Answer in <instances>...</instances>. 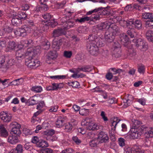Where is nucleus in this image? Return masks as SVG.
Listing matches in <instances>:
<instances>
[{
	"instance_id": "f257e3e1",
	"label": "nucleus",
	"mask_w": 153,
	"mask_h": 153,
	"mask_svg": "<svg viewBox=\"0 0 153 153\" xmlns=\"http://www.w3.org/2000/svg\"><path fill=\"white\" fill-rule=\"evenodd\" d=\"M103 46H100L97 44L87 43L86 48L87 51L91 54L97 56L99 53L98 47H101Z\"/></svg>"
},
{
	"instance_id": "f03ea898",
	"label": "nucleus",
	"mask_w": 153,
	"mask_h": 153,
	"mask_svg": "<svg viewBox=\"0 0 153 153\" xmlns=\"http://www.w3.org/2000/svg\"><path fill=\"white\" fill-rule=\"evenodd\" d=\"M66 26H64L63 28H59L54 30L53 31V37L56 38L59 36L65 35L66 34V30L71 27V25L68 24Z\"/></svg>"
},
{
	"instance_id": "7ed1b4c3",
	"label": "nucleus",
	"mask_w": 153,
	"mask_h": 153,
	"mask_svg": "<svg viewBox=\"0 0 153 153\" xmlns=\"http://www.w3.org/2000/svg\"><path fill=\"white\" fill-rule=\"evenodd\" d=\"M41 47L38 46L33 48H28L25 53L26 56H30L31 58L36 55L41 53Z\"/></svg>"
},
{
	"instance_id": "20e7f679",
	"label": "nucleus",
	"mask_w": 153,
	"mask_h": 153,
	"mask_svg": "<svg viewBox=\"0 0 153 153\" xmlns=\"http://www.w3.org/2000/svg\"><path fill=\"white\" fill-rule=\"evenodd\" d=\"M88 39L89 41L87 43L97 44L100 46L104 45L103 39L101 38L97 37L95 35L92 34L89 35Z\"/></svg>"
},
{
	"instance_id": "39448f33",
	"label": "nucleus",
	"mask_w": 153,
	"mask_h": 153,
	"mask_svg": "<svg viewBox=\"0 0 153 153\" xmlns=\"http://www.w3.org/2000/svg\"><path fill=\"white\" fill-rule=\"evenodd\" d=\"M26 59L25 65L30 68H33L38 66L39 65V61L37 59H35L31 58L29 56Z\"/></svg>"
},
{
	"instance_id": "423d86ee",
	"label": "nucleus",
	"mask_w": 153,
	"mask_h": 153,
	"mask_svg": "<svg viewBox=\"0 0 153 153\" xmlns=\"http://www.w3.org/2000/svg\"><path fill=\"white\" fill-rule=\"evenodd\" d=\"M133 42L134 43L136 46L140 49H142L143 51H146L147 49L148 46L146 43L142 39H134Z\"/></svg>"
},
{
	"instance_id": "0eeeda50",
	"label": "nucleus",
	"mask_w": 153,
	"mask_h": 153,
	"mask_svg": "<svg viewBox=\"0 0 153 153\" xmlns=\"http://www.w3.org/2000/svg\"><path fill=\"white\" fill-rule=\"evenodd\" d=\"M10 126L12 127L11 132L12 134L19 136L21 133L20 131L21 125L16 122H12L10 124Z\"/></svg>"
},
{
	"instance_id": "6e6552de",
	"label": "nucleus",
	"mask_w": 153,
	"mask_h": 153,
	"mask_svg": "<svg viewBox=\"0 0 153 153\" xmlns=\"http://www.w3.org/2000/svg\"><path fill=\"white\" fill-rule=\"evenodd\" d=\"M141 133L139 132L137 129L131 128L130 132L127 135L128 138L130 139H135L140 137Z\"/></svg>"
},
{
	"instance_id": "1a4fd4ad",
	"label": "nucleus",
	"mask_w": 153,
	"mask_h": 153,
	"mask_svg": "<svg viewBox=\"0 0 153 153\" xmlns=\"http://www.w3.org/2000/svg\"><path fill=\"white\" fill-rule=\"evenodd\" d=\"M12 116L10 114L6 112H1L0 114V117L4 122L8 123L11 121Z\"/></svg>"
},
{
	"instance_id": "9d476101",
	"label": "nucleus",
	"mask_w": 153,
	"mask_h": 153,
	"mask_svg": "<svg viewBox=\"0 0 153 153\" xmlns=\"http://www.w3.org/2000/svg\"><path fill=\"white\" fill-rule=\"evenodd\" d=\"M98 139L100 143H106L109 140V137L107 134L103 131H101L99 133Z\"/></svg>"
},
{
	"instance_id": "9b49d317",
	"label": "nucleus",
	"mask_w": 153,
	"mask_h": 153,
	"mask_svg": "<svg viewBox=\"0 0 153 153\" xmlns=\"http://www.w3.org/2000/svg\"><path fill=\"white\" fill-rule=\"evenodd\" d=\"M82 125L85 126V128L88 130H94L97 127V125L90 120H85Z\"/></svg>"
},
{
	"instance_id": "f8f14e48",
	"label": "nucleus",
	"mask_w": 153,
	"mask_h": 153,
	"mask_svg": "<svg viewBox=\"0 0 153 153\" xmlns=\"http://www.w3.org/2000/svg\"><path fill=\"white\" fill-rule=\"evenodd\" d=\"M109 30L115 36L118 35L120 33L119 28L115 24H112L109 25Z\"/></svg>"
},
{
	"instance_id": "ddd939ff",
	"label": "nucleus",
	"mask_w": 153,
	"mask_h": 153,
	"mask_svg": "<svg viewBox=\"0 0 153 153\" xmlns=\"http://www.w3.org/2000/svg\"><path fill=\"white\" fill-rule=\"evenodd\" d=\"M115 36L109 30L106 31L105 35V40L108 42H111L114 39Z\"/></svg>"
},
{
	"instance_id": "4468645a",
	"label": "nucleus",
	"mask_w": 153,
	"mask_h": 153,
	"mask_svg": "<svg viewBox=\"0 0 153 153\" xmlns=\"http://www.w3.org/2000/svg\"><path fill=\"white\" fill-rule=\"evenodd\" d=\"M142 123L137 120H134L132 121V126L131 128L137 129L140 127V128L142 130H143L145 128L144 125H142Z\"/></svg>"
},
{
	"instance_id": "2eb2a0df",
	"label": "nucleus",
	"mask_w": 153,
	"mask_h": 153,
	"mask_svg": "<svg viewBox=\"0 0 153 153\" xmlns=\"http://www.w3.org/2000/svg\"><path fill=\"white\" fill-rule=\"evenodd\" d=\"M13 30L12 27L8 26H6L3 29L0 30V36H5L11 33Z\"/></svg>"
},
{
	"instance_id": "dca6fc26",
	"label": "nucleus",
	"mask_w": 153,
	"mask_h": 153,
	"mask_svg": "<svg viewBox=\"0 0 153 153\" xmlns=\"http://www.w3.org/2000/svg\"><path fill=\"white\" fill-rule=\"evenodd\" d=\"M109 27V25L106 22L101 23L96 26V30L97 31L104 30L105 29H108Z\"/></svg>"
},
{
	"instance_id": "f3484780",
	"label": "nucleus",
	"mask_w": 153,
	"mask_h": 153,
	"mask_svg": "<svg viewBox=\"0 0 153 153\" xmlns=\"http://www.w3.org/2000/svg\"><path fill=\"white\" fill-rule=\"evenodd\" d=\"M55 123L56 127L58 128L62 127L65 124L64 118L62 117H59Z\"/></svg>"
},
{
	"instance_id": "a211bd4d",
	"label": "nucleus",
	"mask_w": 153,
	"mask_h": 153,
	"mask_svg": "<svg viewBox=\"0 0 153 153\" xmlns=\"http://www.w3.org/2000/svg\"><path fill=\"white\" fill-rule=\"evenodd\" d=\"M47 59L49 60L55 59L57 56V54L56 51H50L47 55Z\"/></svg>"
},
{
	"instance_id": "6ab92c4d",
	"label": "nucleus",
	"mask_w": 153,
	"mask_h": 153,
	"mask_svg": "<svg viewBox=\"0 0 153 153\" xmlns=\"http://www.w3.org/2000/svg\"><path fill=\"white\" fill-rule=\"evenodd\" d=\"M0 135L4 137H7L8 135V132L4 125H0Z\"/></svg>"
},
{
	"instance_id": "aec40b11",
	"label": "nucleus",
	"mask_w": 153,
	"mask_h": 153,
	"mask_svg": "<svg viewBox=\"0 0 153 153\" xmlns=\"http://www.w3.org/2000/svg\"><path fill=\"white\" fill-rule=\"evenodd\" d=\"M12 24L14 26H18L22 23V21L17 16V15L13 16L11 20Z\"/></svg>"
},
{
	"instance_id": "412c9836",
	"label": "nucleus",
	"mask_w": 153,
	"mask_h": 153,
	"mask_svg": "<svg viewBox=\"0 0 153 153\" xmlns=\"http://www.w3.org/2000/svg\"><path fill=\"white\" fill-rule=\"evenodd\" d=\"M39 1L41 4L43 5L41 6L39 8V10L41 11H46L48 9V6L46 5V3L48 1V0H39Z\"/></svg>"
},
{
	"instance_id": "4be33fe9",
	"label": "nucleus",
	"mask_w": 153,
	"mask_h": 153,
	"mask_svg": "<svg viewBox=\"0 0 153 153\" xmlns=\"http://www.w3.org/2000/svg\"><path fill=\"white\" fill-rule=\"evenodd\" d=\"M21 43L22 45L25 47L30 46L32 45L33 42V40L31 39H27L22 41Z\"/></svg>"
},
{
	"instance_id": "5701e85b",
	"label": "nucleus",
	"mask_w": 153,
	"mask_h": 153,
	"mask_svg": "<svg viewBox=\"0 0 153 153\" xmlns=\"http://www.w3.org/2000/svg\"><path fill=\"white\" fill-rule=\"evenodd\" d=\"M37 146L39 147L44 148L49 146L48 143L46 141L40 140L37 143Z\"/></svg>"
},
{
	"instance_id": "b1692460",
	"label": "nucleus",
	"mask_w": 153,
	"mask_h": 153,
	"mask_svg": "<svg viewBox=\"0 0 153 153\" xmlns=\"http://www.w3.org/2000/svg\"><path fill=\"white\" fill-rule=\"evenodd\" d=\"M8 141L10 143L13 144L18 142L19 140L16 136H9L8 139Z\"/></svg>"
},
{
	"instance_id": "393cba45",
	"label": "nucleus",
	"mask_w": 153,
	"mask_h": 153,
	"mask_svg": "<svg viewBox=\"0 0 153 153\" xmlns=\"http://www.w3.org/2000/svg\"><path fill=\"white\" fill-rule=\"evenodd\" d=\"M112 53L113 56L118 58L121 56V50L120 48L112 49Z\"/></svg>"
},
{
	"instance_id": "a878e982",
	"label": "nucleus",
	"mask_w": 153,
	"mask_h": 153,
	"mask_svg": "<svg viewBox=\"0 0 153 153\" xmlns=\"http://www.w3.org/2000/svg\"><path fill=\"white\" fill-rule=\"evenodd\" d=\"M89 18V20L95 21L99 20L100 19V17L99 13H98L92 14Z\"/></svg>"
},
{
	"instance_id": "bb28decb",
	"label": "nucleus",
	"mask_w": 153,
	"mask_h": 153,
	"mask_svg": "<svg viewBox=\"0 0 153 153\" xmlns=\"http://www.w3.org/2000/svg\"><path fill=\"white\" fill-rule=\"evenodd\" d=\"M146 36L148 40L153 43V31L151 30H148L146 33Z\"/></svg>"
},
{
	"instance_id": "cd10ccee",
	"label": "nucleus",
	"mask_w": 153,
	"mask_h": 153,
	"mask_svg": "<svg viewBox=\"0 0 153 153\" xmlns=\"http://www.w3.org/2000/svg\"><path fill=\"white\" fill-rule=\"evenodd\" d=\"M134 25L135 28L138 30H140L142 28V23L140 20H136L134 22Z\"/></svg>"
},
{
	"instance_id": "c85d7f7f",
	"label": "nucleus",
	"mask_w": 153,
	"mask_h": 153,
	"mask_svg": "<svg viewBox=\"0 0 153 153\" xmlns=\"http://www.w3.org/2000/svg\"><path fill=\"white\" fill-rule=\"evenodd\" d=\"M42 17L45 19L42 21V22L43 23L44 22L46 23L50 20L51 18V16L49 13H46L42 15Z\"/></svg>"
},
{
	"instance_id": "c756f323",
	"label": "nucleus",
	"mask_w": 153,
	"mask_h": 153,
	"mask_svg": "<svg viewBox=\"0 0 153 153\" xmlns=\"http://www.w3.org/2000/svg\"><path fill=\"white\" fill-rule=\"evenodd\" d=\"M57 24V22L53 21L49 22H48L47 24H45V25H44L43 27H45L46 29H47L49 28V26L53 27L56 26Z\"/></svg>"
},
{
	"instance_id": "7c9ffc66",
	"label": "nucleus",
	"mask_w": 153,
	"mask_h": 153,
	"mask_svg": "<svg viewBox=\"0 0 153 153\" xmlns=\"http://www.w3.org/2000/svg\"><path fill=\"white\" fill-rule=\"evenodd\" d=\"M22 81L23 80L22 78L15 79L10 82L8 85H18L22 83Z\"/></svg>"
},
{
	"instance_id": "2f4dec72",
	"label": "nucleus",
	"mask_w": 153,
	"mask_h": 153,
	"mask_svg": "<svg viewBox=\"0 0 153 153\" xmlns=\"http://www.w3.org/2000/svg\"><path fill=\"white\" fill-rule=\"evenodd\" d=\"M142 17L143 19L149 20L153 17V14L149 13H144L142 14Z\"/></svg>"
},
{
	"instance_id": "473e14b6",
	"label": "nucleus",
	"mask_w": 153,
	"mask_h": 153,
	"mask_svg": "<svg viewBox=\"0 0 153 153\" xmlns=\"http://www.w3.org/2000/svg\"><path fill=\"white\" fill-rule=\"evenodd\" d=\"M145 135L146 138L153 137V127H151L149 131L145 133Z\"/></svg>"
},
{
	"instance_id": "72a5a7b5",
	"label": "nucleus",
	"mask_w": 153,
	"mask_h": 153,
	"mask_svg": "<svg viewBox=\"0 0 153 153\" xmlns=\"http://www.w3.org/2000/svg\"><path fill=\"white\" fill-rule=\"evenodd\" d=\"M41 47L45 50H48L50 47V43L48 41L44 42L41 45Z\"/></svg>"
},
{
	"instance_id": "f704fd0d",
	"label": "nucleus",
	"mask_w": 153,
	"mask_h": 153,
	"mask_svg": "<svg viewBox=\"0 0 153 153\" xmlns=\"http://www.w3.org/2000/svg\"><path fill=\"white\" fill-rule=\"evenodd\" d=\"M42 90V87L40 86H33L31 88V90L36 93L40 92Z\"/></svg>"
},
{
	"instance_id": "c9c22d12",
	"label": "nucleus",
	"mask_w": 153,
	"mask_h": 153,
	"mask_svg": "<svg viewBox=\"0 0 153 153\" xmlns=\"http://www.w3.org/2000/svg\"><path fill=\"white\" fill-rule=\"evenodd\" d=\"M138 71L140 74H143L145 72V66L142 65H139L137 67Z\"/></svg>"
},
{
	"instance_id": "e433bc0d",
	"label": "nucleus",
	"mask_w": 153,
	"mask_h": 153,
	"mask_svg": "<svg viewBox=\"0 0 153 153\" xmlns=\"http://www.w3.org/2000/svg\"><path fill=\"white\" fill-rule=\"evenodd\" d=\"M16 46V45L14 42H9L7 48H8L9 51H11L14 50Z\"/></svg>"
},
{
	"instance_id": "4c0bfd02",
	"label": "nucleus",
	"mask_w": 153,
	"mask_h": 153,
	"mask_svg": "<svg viewBox=\"0 0 153 153\" xmlns=\"http://www.w3.org/2000/svg\"><path fill=\"white\" fill-rule=\"evenodd\" d=\"M130 29V30H128L127 31V33L131 38H134L135 35H136V33L134 30L131 28Z\"/></svg>"
},
{
	"instance_id": "58836bf2",
	"label": "nucleus",
	"mask_w": 153,
	"mask_h": 153,
	"mask_svg": "<svg viewBox=\"0 0 153 153\" xmlns=\"http://www.w3.org/2000/svg\"><path fill=\"white\" fill-rule=\"evenodd\" d=\"M133 101L126 99L124 100L123 107L125 108L127 107L132 104Z\"/></svg>"
},
{
	"instance_id": "ea45409f",
	"label": "nucleus",
	"mask_w": 153,
	"mask_h": 153,
	"mask_svg": "<svg viewBox=\"0 0 153 153\" xmlns=\"http://www.w3.org/2000/svg\"><path fill=\"white\" fill-rule=\"evenodd\" d=\"M89 109L85 108H81L79 111V113L82 116H86L89 113Z\"/></svg>"
},
{
	"instance_id": "a19ab883",
	"label": "nucleus",
	"mask_w": 153,
	"mask_h": 153,
	"mask_svg": "<svg viewBox=\"0 0 153 153\" xmlns=\"http://www.w3.org/2000/svg\"><path fill=\"white\" fill-rule=\"evenodd\" d=\"M146 27L150 28H153V17L146 22Z\"/></svg>"
},
{
	"instance_id": "79ce46f5",
	"label": "nucleus",
	"mask_w": 153,
	"mask_h": 153,
	"mask_svg": "<svg viewBox=\"0 0 153 153\" xmlns=\"http://www.w3.org/2000/svg\"><path fill=\"white\" fill-rule=\"evenodd\" d=\"M129 39L127 35H125L121 39V41L122 44L124 45H126V43L128 42Z\"/></svg>"
},
{
	"instance_id": "37998d69",
	"label": "nucleus",
	"mask_w": 153,
	"mask_h": 153,
	"mask_svg": "<svg viewBox=\"0 0 153 153\" xmlns=\"http://www.w3.org/2000/svg\"><path fill=\"white\" fill-rule=\"evenodd\" d=\"M25 53H23L20 50L17 51L16 52V56L17 58L19 59V58H22L23 56L24 57V56H26L25 55Z\"/></svg>"
},
{
	"instance_id": "c03bdc74",
	"label": "nucleus",
	"mask_w": 153,
	"mask_h": 153,
	"mask_svg": "<svg viewBox=\"0 0 153 153\" xmlns=\"http://www.w3.org/2000/svg\"><path fill=\"white\" fill-rule=\"evenodd\" d=\"M18 153H22L23 152V146L22 145L19 144L14 149Z\"/></svg>"
},
{
	"instance_id": "a18cd8bd",
	"label": "nucleus",
	"mask_w": 153,
	"mask_h": 153,
	"mask_svg": "<svg viewBox=\"0 0 153 153\" xmlns=\"http://www.w3.org/2000/svg\"><path fill=\"white\" fill-rule=\"evenodd\" d=\"M55 132L54 130L51 129L45 131L44 132V134L45 135L47 136H52L54 134Z\"/></svg>"
},
{
	"instance_id": "49530a36",
	"label": "nucleus",
	"mask_w": 153,
	"mask_h": 153,
	"mask_svg": "<svg viewBox=\"0 0 153 153\" xmlns=\"http://www.w3.org/2000/svg\"><path fill=\"white\" fill-rule=\"evenodd\" d=\"M131 149L134 153H143V152L138 146H134Z\"/></svg>"
},
{
	"instance_id": "de8ad7c7",
	"label": "nucleus",
	"mask_w": 153,
	"mask_h": 153,
	"mask_svg": "<svg viewBox=\"0 0 153 153\" xmlns=\"http://www.w3.org/2000/svg\"><path fill=\"white\" fill-rule=\"evenodd\" d=\"M72 54V52L71 51H64L63 55L66 58H70Z\"/></svg>"
},
{
	"instance_id": "09e8293b",
	"label": "nucleus",
	"mask_w": 153,
	"mask_h": 153,
	"mask_svg": "<svg viewBox=\"0 0 153 153\" xmlns=\"http://www.w3.org/2000/svg\"><path fill=\"white\" fill-rule=\"evenodd\" d=\"M69 85L72 86L74 88H78L79 85V83L77 81H75L68 82Z\"/></svg>"
},
{
	"instance_id": "8fccbe9b",
	"label": "nucleus",
	"mask_w": 153,
	"mask_h": 153,
	"mask_svg": "<svg viewBox=\"0 0 153 153\" xmlns=\"http://www.w3.org/2000/svg\"><path fill=\"white\" fill-rule=\"evenodd\" d=\"M72 128L73 126L71 123H68L66 124L65 129L67 132H69L71 131Z\"/></svg>"
},
{
	"instance_id": "3c124183",
	"label": "nucleus",
	"mask_w": 153,
	"mask_h": 153,
	"mask_svg": "<svg viewBox=\"0 0 153 153\" xmlns=\"http://www.w3.org/2000/svg\"><path fill=\"white\" fill-rule=\"evenodd\" d=\"M89 17L86 16L80 19H76V22H79L82 23L86 21H89Z\"/></svg>"
},
{
	"instance_id": "603ef678",
	"label": "nucleus",
	"mask_w": 153,
	"mask_h": 153,
	"mask_svg": "<svg viewBox=\"0 0 153 153\" xmlns=\"http://www.w3.org/2000/svg\"><path fill=\"white\" fill-rule=\"evenodd\" d=\"M99 143L97 139L91 141L89 143L90 146L92 147H96Z\"/></svg>"
},
{
	"instance_id": "864d4df0",
	"label": "nucleus",
	"mask_w": 153,
	"mask_h": 153,
	"mask_svg": "<svg viewBox=\"0 0 153 153\" xmlns=\"http://www.w3.org/2000/svg\"><path fill=\"white\" fill-rule=\"evenodd\" d=\"M118 143L120 146L123 147L125 146L126 140L123 138H120L118 139Z\"/></svg>"
},
{
	"instance_id": "5fc2aeb1",
	"label": "nucleus",
	"mask_w": 153,
	"mask_h": 153,
	"mask_svg": "<svg viewBox=\"0 0 153 153\" xmlns=\"http://www.w3.org/2000/svg\"><path fill=\"white\" fill-rule=\"evenodd\" d=\"M115 131L110 130L109 131V136L111 140L115 141V135L114 131Z\"/></svg>"
},
{
	"instance_id": "6e6d98bb",
	"label": "nucleus",
	"mask_w": 153,
	"mask_h": 153,
	"mask_svg": "<svg viewBox=\"0 0 153 153\" xmlns=\"http://www.w3.org/2000/svg\"><path fill=\"white\" fill-rule=\"evenodd\" d=\"M17 15V16L19 18V19H25L26 17L27 16L26 14L23 12H20Z\"/></svg>"
},
{
	"instance_id": "4d7b16f0",
	"label": "nucleus",
	"mask_w": 153,
	"mask_h": 153,
	"mask_svg": "<svg viewBox=\"0 0 153 153\" xmlns=\"http://www.w3.org/2000/svg\"><path fill=\"white\" fill-rule=\"evenodd\" d=\"M103 8L101 10H102V11L101 12V13H100L101 15H108L110 14V11L106 9L105 7H102Z\"/></svg>"
},
{
	"instance_id": "13d9d810",
	"label": "nucleus",
	"mask_w": 153,
	"mask_h": 153,
	"mask_svg": "<svg viewBox=\"0 0 153 153\" xmlns=\"http://www.w3.org/2000/svg\"><path fill=\"white\" fill-rule=\"evenodd\" d=\"M102 8H103L102 7H99L98 8H95L93 10L90 11L88 12L87 13V15H89L93 13L98 12L100 11V10H101Z\"/></svg>"
},
{
	"instance_id": "bf43d9fd",
	"label": "nucleus",
	"mask_w": 153,
	"mask_h": 153,
	"mask_svg": "<svg viewBox=\"0 0 153 153\" xmlns=\"http://www.w3.org/2000/svg\"><path fill=\"white\" fill-rule=\"evenodd\" d=\"M66 3L65 1H63L57 3L56 4V7L58 8H62L63 7Z\"/></svg>"
},
{
	"instance_id": "052dcab7",
	"label": "nucleus",
	"mask_w": 153,
	"mask_h": 153,
	"mask_svg": "<svg viewBox=\"0 0 153 153\" xmlns=\"http://www.w3.org/2000/svg\"><path fill=\"white\" fill-rule=\"evenodd\" d=\"M72 140L77 145L81 143V140L76 136H74L72 137Z\"/></svg>"
},
{
	"instance_id": "680f3d73",
	"label": "nucleus",
	"mask_w": 153,
	"mask_h": 153,
	"mask_svg": "<svg viewBox=\"0 0 153 153\" xmlns=\"http://www.w3.org/2000/svg\"><path fill=\"white\" fill-rule=\"evenodd\" d=\"M39 141L38 137L36 136L33 137L31 139V142L33 143L36 144V145Z\"/></svg>"
},
{
	"instance_id": "e2e57ef3",
	"label": "nucleus",
	"mask_w": 153,
	"mask_h": 153,
	"mask_svg": "<svg viewBox=\"0 0 153 153\" xmlns=\"http://www.w3.org/2000/svg\"><path fill=\"white\" fill-rule=\"evenodd\" d=\"M23 29L24 30V32L26 35L27 33H29L30 31V27L27 25L23 26H22Z\"/></svg>"
},
{
	"instance_id": "0e129e2a",
	"label": "nucleus",
	"mask_w": 153,
	"mask_h": 153,
	"mask_svg": "<svg viewBox=\"0 0 153 153\" xmlns=\"http://www.w3.org/2000/svg\"><path fill=\"white\" fill-rule=\"evenodd\" d=\"M120 47L121 46L120 44L118 42L116 41L114 42V44L113 45L112 49H116L117 48L120 49Z\"/></svg>"
},
{
	"instance_id": "69168bd1",
	"label": "nucleus",
	"mask_w": 153,
	"mask_h": 153,
	"mask_svg": "<svg viewBox=\"0 0 153 153\" xmlns=\"http://www.w3.org/2000/svg\"><path fill=\"white\" fill-rule=\"evenodd\" d=\"M134 21L132 19H130L129 20L126 21V26L127 27H128L129 28H131L130 27V26H131L132 25L134 24Z\"/></svg>"
},
{
	"instance_id": "338daca9",
	"label": "nucleus",
	"mask_w": 153,
	"mask_h": 153,
	"mask_svg": "<svg viewBox=\"0 0 153 153\" xmlns=\"http://www.w3.org/2000/svg\"><path fill=\"white\" fill-rule=\"evenodd\" d=\"M83 68L85 72L91 71L93 69L92 67L89 65L83 67Z\"/></svg>"
},
{
	"instance_id": "774afa93",
	"label": "nucleus",
	"mask_w": 153,
	"mask_h": 153,
	"mask_svg": "<svg viewBox=\"0 0 153 153\" xmlns=\"http://www.w3.org/2000/svg\"><path fill=\"white\" fill-rule=\"evenodd\" d=\"M53 150L50 148H47L44 149L40 153H53Z\"/></svg>"
}]
</instances>
